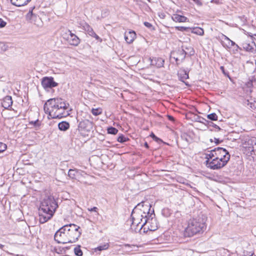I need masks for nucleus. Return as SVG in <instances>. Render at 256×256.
<instances>
[{
    "label": "nucleus",
    "mask_w": 256,
    "mask_h": 256,
    "mask_svg": "<svg viewBox=\"0 0 256 256\" xmlns=\"http://www.w3.org/2000/svg\"><path fill=\"white\" fill-rule=\"evenodd\" d=\"M250 107L252 109H256V102H254V104H252V102H250Z\"/></svg>",
    "instance_id": "44"
},
{
    "label": "nucleus",
    "mask_w": 256,
    "mask_h": 256,
    "mask_svg": "<svg viewBox=\"0 0 256 256\" xmlns=\"http://www.w3.org/2000/svg\"><path fill=\"white\" fill-rule=\"evenodd\" d=\"M206 217L200 214L197 217L190 219L184 230L185 236L191 237L197 234H202L206 229Z\"/></svg>",
    "instance_id": "5"
},
{
    "label": "nucleus",
    "mask_w": 256,
    "mask_h": 256,
    "mask_svg": "<svg viewBox=\"0 0 256 256\" xmlns=\"http://www.w3.org/2000/svg\"><path fill=\"white\" fill-rule=\"evenodd\" d=\"M180 80L184 82L186 85L188 84L185 82V80L189 78L188 72L184 70H180L178 74Z\"/></svg>",
    "instance_id": "18"
},
{
    "label": "nucleus",
    "mask_w": 256,
    "mask_h": 256,
    "mask_svg": "<svg viewBox=\"0 0 256 256\" xmlns=\"http://www.w3.org/2000/svg\"><path fill=\"white\" fill-rule=\"evenodd\" d=\"M78 128L81 130L89 132L92 128V122L88 120H83L79 123Z\"/></svg>",
    "instance_id": "11"
},
{
    "label": "nucleus",
    "mask_w": 256,
    "mask_h": 256,
    "mask_svg": "<svg viewBox=\"0 0 256 256\" xmlns=\"http://www.w3.org/2000/svg\"><path fill=\"white\" fill-rule=\"evenodd\" d=\"M68 32L69 34L66 38L68 42L72 46H78L80 42V39L75 34L72 32L70 30H68Z\"/></svg>",
    "instance_id": "10"
},
{
    "label": "nucleus",
    "mask_w": 256,
    "mask_h": 256,
    "mask_svg": "<svg viewBox=\"0 0 256 256\" xmlns=\"http://www.w3.org/2000/svg\"><path fill=\"white\" fill-rule=\"evenodd\" d=\"M216 152L215 158L226 164L230 157L229 152L226 149L220 147L216 148Z\"/></svg>",
    "instance_id": "6"
},
{
    "label": "nucleus",
    "mask_w": 256,
    "mask_h": 256,
    "mask_svg": "<svg viewBox=\"0 0 256 256\" xmlns=\"http://www.w3.org/2000/svg\"><path fill=\"white\" fill-rule=\"evenodd\" d=\"M31 0H10L11 4L16 6H22L26 4Z\"/></svg>",
    "instance_id": "19"
},
{
    "label": "nucleus",
    "mask_w": 256,
    "mask_h": 256,
    "mask_svg": "<svg viewBox=\"0 0 256 256\" xmlns=\"http://www.w3.org/2000/svg\"><path fill=\"white\" fill-rule=\"evenodd\" d=\"M58 207V204L53 196H46L42 202L39 209L40 222L44 224L50 220Z\"/></svg>",
    "instance_id": "4"
},
{
    "label": "nucleus",
    "mask_w": 256,
    "mask_h": 256,
    "mask_svg": "<svg viewBox=\"0 0 256 256\" xmlns=\"http://www.w3.org/2000/svg\"><path fill=\"white\" fill-rule=\"evenodd\" d=\"M92 113L95 116H98L102 113V109L100 108H92Z\"/></svg>",
    "instance_id": "26"
},
{
    "label": "nucleus",
    "mask_w": 256,
    "mask_h": 256,
    "mask_svg": "<svg viewBox=\"0 0 256 256\" xmlns=\"http://www.w3.org/2000/svg\"><path fill=\"white\" fill-rule=\"evenodd\" d=\"M168 118L170 120H171V121L174 120V118L172 116H168Z\"/></svg>",
    "instance_id": "47"
},
{
    "label": "nucleus",
    "mask_w": 256,
    "mask_h": 256,
    "mask_svg": "<svg viewBox=\"0 0 256 256\" xmlns=\"http://www.w3.org/2000/svg\"><path fill=\"white\" fill-rule=\"evenodd\" d=\"M108 133L109 134H116L118 133V130L114 127H110L108 128Z\"/></svg>",
    "instance_id": "27"
},
{
    "label": "nucleus",
    "mask_w": 256,
    "mask_h": 256,
    "mask_svg": "<svg viewBox=\"0 0 256 256\" xmlns=\"http://www.w3.org/2000/svg\"><path fill=\"white\" fill-rule=\"evenodd\" d=\"M144 144H147V142H145Z\"/></svg>",
    "instance_id": "59"
},
{
    "label": "nucleus",
    "mask_w": 256,
    "mask_h": 256,
    "mask_svg": "<svg viewBox=\"0 0 256 256\" xmlns=\"http://www.w3.org/2000/svg\"><path fill=\"white\" fill-rule=\"evenodd\" d=\"M144 25L146 27H147V28H150V29H153V28H152V25L150 23V22H144Z\"/></svg>",
    "instance_id": "40"
},
{
    "label": "nucleus",
    "mask_w": 256,
    "mask_h": 256,
    "mask_svg": "<svg viewBox=\"0 0 256 256\" xmlns=\"http://www.w3.org/2000/svg\"><path fill=\"white\" fill-rule=\"evenodd\" d=\"M172 18L174 22H188V19L186 17L177 14H173L172 16Z\"/></svg>",
    "instance_id": "17"
},
{
    "label": "nucleus",
    "mask_w": 256,
    "mask_h": 256,
    "mask_svg": "<svg viewBox=\"0 0 256 256\" xmlns=\"http://www.w3.org/2000/svg\"><path fill=\"white\" fill-rule=\"evenodd\" d=\"M110 246L108 243H106L103 245L99 246L97 248H95L94 251L96 252L97 251H102L103 250H106Z\"/></svg>",
    "instance_id": "24"
},
{
    "label": "nucleus",
    "mask_w": 256,
    "mask_h": 256,
    "mask_svg": "<svg viewBox=\"0 0 256 256\" xmlns=\"http://www.w3.org/2000/svg\"><path fill=\"white\" fill-rule=\"evenodd\" d=\"M248 256H254L253 254H250L248 255Z\"/></svg>",
    "instance_id": "55"
},
{
    "label": "nucleus",
    "mask_w": 256,
    "mask_h": 256,
    "mask_svg": "<svg viewBox=\"0 0 256 256\" xmlns=\"http://www.w3.org/2000/svg\"><path fill=\"white\" fill-rule=\"evenodd\" d=\"M198 6H202V2L200 0H192Z\"/></svg>",
    "instance_id": "42"
},
{
    "label": "nucleus",
    "mask_w": 256,
    "mask_h": 256,
    "mask_svg": "<svg viewBox=\"0 0 256 256\" xmlns=\"http://www.w3.org/2000/svg\"><path fill=\"white\" fill-rule=\"evenodd\" d=\"M7 148V145H0V150L4 152Z\"/></svg>",
    "instance_id": "43"
},
{
    "label": "nucleus",
    "mask_w": 256,
    "mask_h": 256,
    "mask_svg": "<svg viewBox=\"0 0 256 256\" xmlns=\"http://www.w3.org/2000/svg\"><path fill=\"white\" fill-rule=\"evenodd\" d=\"M212 124H213L212 126H213L215 128H218V130H220V127H219L218 126H217V125H216V124H214L212 122Z\"/></svg>",
    "instance_id": "49"
},
{
    "label": "nucleus",
    "mask_w": 256,
    "mask_h": 256,
    "mask_svg": "<svg viewBox=\"0 0 256 256\" xmlns=\"http://www.w3.org/2000/svg\"><path fill=\"white\" fill-rule=\"evenodd\" d=\"M74 254L77 256H82L83 252L80 249V245L77 246L74 248Z\"/></svg>",
    "instance_id": "25"
},
{
    "label": "nucleus",
    "mask_w": 256,
    "mask_h": 256,
    "mask_svg": "<svg viewBox=\"0 0 256 256\" xmlns=\"http://www.w3.org/2000/svg\"><path fill=\"white\" fill-rule=\"evenodd\" d=\"M42 85L44 89L58 86V84L54 80L52 77H44L42 80Z\"/></svg>",
    "instance_id": "8"
},
{
    "label": "nucleus",
    "mask_w": 256,
    "mask_h": 256,
    "mask_svg": "<svg viewBox=\"0 0 256 256\" xmlns=\"http://www.w3.org/2000/svg\"><path fill=\"white\" fill-rule=\"evenodd\" d=\"M136 38V34L134 30H130L124 34L125 40L128 44L132 43Z\"/></svg>",
    "instance_id": "15"
},
{
    "label": "nucleus",
    "mask_w": 256,
    "mask_h": 256,
    "mask_svg": "<svg viewBox=\"0 0 256 256\" xmlns=\"http://www.w3.org/2000/svg\"><path fill=\"white\" fill-rule=\"evenodd\" d=\"M155 136H156L153 133H152L150 134V136L152 137L153 138L154 137H155Z\"/></svg>",
    "instance_id": "52"
},
{
    "label": "nucleus",
    "mask_w": 256,
    "mask_h": 256,
    "mask_svg": "<svg viewBox=\"0 0 256 256\" xmlns=\"http://www.w3.org/2000/svg\"><path fill=\"white\" fill-rule=\"evenodd\" d=\"M211 2L216 4H220L224 2V0H212Z\"/></svg>",
    "instance_id": "38"
},
{
    "label": "nucleus",
    "mask_w": 256,
    "mask_h": 256,
    "mask_svg": "<svg viewBox=\"0 0 256 256\" xmlns=\"http://www.w3.org/2000/svg\"><path fill=\"white\" fill-rule=\"evenodd\" d=\"M8 49V46L4 42H0V52H5Z\"/></svg>",
    "instance_id": "31"
},
{
    "label": "nucleus",
    "mask_w": 256,
    "mask_h": 256,
    "mask_svg": "<svg viewBox=\"0 0 256 256\" xmlns=\"http://www.w3.org/2000/svg\"><path fill=\"white\" fill-rule=\"evenodd\" d=\"M144 146L146 148H149V145H148V144L144 145Z\"/></svg>",
    "instance_id": "53"
},
{
    "label": "nucleus",
    "mask_w": 256,
    "mask_h": 256,
    "mask_svg": "<svg viewBox=\"0 0 256 256\" xmlns=\"http://www.w3.org/2000/svg\"><path fill=\"white\" fill-rule=\"evenodd\" d=\"M76 171L75 170L70 169L68 170V176L72 178H74L76 176Z\"/></svg>",
    "instance_id": "32"
},
{
    "label": "nucleus",
    "mask_w": 256,
    "mask_h": 256,
    "mask_svg": "<svg viewBox=\"0 0 256 256\" xmlns=\"http://www.w3.org/2000/svg\"><path fill=\"white\" fill-rule=\"evenodd\" d=\"M80 229V227L74 224L64 225L55 233L54 240L62 244L76 242L82 234Z\"/></svg>",
    "instance_id": "1"
},
{
    "label": "nucleus",
    "mask_w": 256,
    "mask_h": 256,
    "mask_svg": "<svg viewBox=\"0 0 256 256\" xmlns=\"http://www.w3.org/2000/svg\"><path fill=\"white\" fill-rule=\"evenodd\" d=\"M69 104L61 98L49 99L44 104V108L45 112L52 118H61L69 114Z\"/></svg>",
    "instance_id": "2"
},
{
    "label": "nucleus",
    "mask_w": 256,
    "mask_h": 256,
    "mask_svg": "<svg viewBox=\"0 0 256 256\" xmlns=\"http://www.w3.org/2000/svg\"><path fill=\"white\" fill-rule=\"evenodd\" d=\"M98 208L96 206H94L90 208H88V210L90 212H96Z\"/></svg>",
    "instance_id": "45"
},
{
    "label": "nucleus",
    "mask_w": 256,
    "mask_h": 256,
    "mask_svg": "<svg viewBox=\"0 0 256 256\" xmlns=\"http://www.w3.org/2000/svg\"><path fill=\"white\" fill-rule=\"evenodd\" d=\"M154 140L155 141L158 143L160 142H162L164 144H168V143L163 142L161 139L158 138L156 136H155V137L154 138Z\"/></svg>",
    "instance_id": "41"
},
{
    "label": "nucleus",
    "mask_w": 256,
    "mask_h": 256,
    "mask_svg": "<svg viewBox=\"0 0 256 256\" xmlns=\"http://www.w3.org/2000/svg\"><path fill=\"white\" fill-rule=\"evenodd\" d=\"M58 127L60 130L65 131L70 128V124L66 122H62L58 124Z\"/></svg>",
    "instance_id": "21"
},
{
    "label": "nucleus",
    "mask_w": 256,
    "mask_h": 256,
    "mask_svg": "<svg viewBox=\"0 0 256 256\" xmlns=\"http://www.w3.org/2000/svg\"><path fill=\"white\" fill-rule=\"evenodd\" d=\"M208 119L212 120H218V116L215 113H212L207 116Z\"/></svg>",
    "instance_id": "30"
},
{
    "label": "nucleus",
    "mask_w": 256,
    "mask_h": 256,
    "mask_svg": "<svg viewBox=\"0 0 256 256\" xmlns=\"http://www.w3.org/2000/svg\"><path fill=\"white\" fill-rule=\"evenodd\" d=\"M220 69L222 71V74L228 77V78H230V75H229V73L227 71H226L225 70H224V66H220Z\"/></svg>",
    "instance_id": "35"
},
{
    "label": "nucleus",
    "mask_w": 256,
    "mask_h": 256,
    "mask_svg": "<svg viewBox=\"0 0 256 256\" xmlns=\"http://www.w3.org/2000/svg\"><path fill=\"white\" fill-rule=\"evenodd\" d=\"M12 104V96H8L4 97L2 102V105L6 109H8L11 108Z\"/></svg>",
    "instance_id": "16"
},
{
    "label": "nucleus",
    "mask_w": 256,
    "mask_h": 256,
    "mask_svg": "<svg viewBox=\"0 0 256 256\" xmlns=\"http://www.w3.org/2000/svg\"><path fill=\"white\" fill-rule=\"evenodd\" d=\"M126 247H129V248H132V247H134V248H135L136 247V246L134 245H132V246H130V244H126Z\"/></svg>",
    "instance_id": "51"
},
{
    "label": "nucleus",
    "mask_w": 256,
    "mask_h": 256,
    "mask_svg": "<svg viewBox=\"0 0 256 256\" xmlns=\"http://www.w3.org/2000/svg\"><path fill=\"white\" fill-rule=\"evenodd\" d=\"M83 28L84 30L90 36L94 38L96 40L100 42H102V38L95 33L92 28L89 24H85Z\"/></svg>",
    "instance_id": "13"
},
{
    "label": "nucleus",
    "mask_w": 256,
    "mask_h": 256,
    "mask_svg": "<svg viewBox=\"0 0 256 256\" xmlns=\"http://www.w3.org/2000/svg\"><path fill=\"white\" fill-rule=\"evenodd\" d=\"M38 18V16H37L35 14V16H32V22H34L36 19Z\"/></svg>",
    "instance_id": "46"
},
{
    "label": "nucleus",
    "mask_w": 256,
    "mask_h": 256,
    "mask_svg": "<svg viewBox=\"0 0 256 256\" xmlns=\"http://www.w3.org/2000/svg\"><path fill=\"white\" fill-rule=\"evenodd\" d=\"M210 142H213V141H212V139H210Z\"/></svg>",
    "instance_id": "57"
},
{
    "label": "nucleus",
    "mask_w": 256,
    "mask_h": 256,
    "mask_svg": "<svg viewBox=\"0 0 256 256\" xmlns=\"http://www.w3.org/2000/svg\"><path fill=\"white\" fill-rule=\"evenodd\" d=\"M204 164L207 168L213 170H220L226 165L225 163L222 162L216 158H214L211 161L206 160Z\"/></svg>",
    "instance_id": "7"
},
{
    "label": "nucleus",
    "mask_w": 256,
    "mask_h": 256,
    "mask_svg": "<svg viewBox=\"0 0 256 256\" xmlns=\"http://www.w3.org/2000/svg\"><path fill=\"white\" fill-rule=\"evenodd\" d=\"M224 40H227L228 41V46H234L235 45H236V44L234 41L230 40L226 36H224Z\"/></svg>",
    "instance_id": "34"
},
{
    "label": "nucleus",
    "mask_w": 256,
    "mask_h": 256,
    "mask_svg": "<svg viewBox=\"0 0 256 256\" xmlns=\"http://www.w3.org/2000/svg\"><path fill=\"white\" fill-rule=\"evenodd\" d=\"M254 142V144H256V138L253 137L251 138L250 140H248L247 144H252V143Z\"/></svg>",
    "instance_id": "37"
},
{
    "label": "nucleus",
    "mask_w": 256,
    "mask_h": 256,
    "mask_svg": "<svg viewBox=\"0 0 256 256\" xmlns=\"http://www.w3.org/2000/svg\"><path fill=\"white\" fill-rule=\"evenodd\" d=\"M214 138V140H215V141H214V142H216V144H218L219 143H220V142L219 140H218V139H217V138Z\"/></svg>",
    "instance_id": "48"
},
{
    "label": "nucleus",
    "mask_w": 256,
    "mask_h": 256,
    "mask_svg": "<svg viewBox=\"0 0 256 256\" xmlns=\"http://www.w3.org/2000/svg\"><path fill=\"white\" fill-rule=\"evenodd\" d=\"M2 152V150H0V153Z\"/></svg>",
    "instance_id": "56"
},
{
    "label": "nucleus",
    "mask_w": 256,
    "mask_h": 256,
    "mask_svg": "<svg viewBox=\"0 0 256 256\" xmlns=\"http://www.w3.org/2000/svg\"><path fill=\"white\" fill-rule=\"evenodd\" d=\"M176 54L177 55L179 56L178 57H175L174 56V58L176 60L177 64H178V61L180 60L181 61H183L186 54H188L189 56H192L194 54V51L192 48H190V50L188 54L186 52H185L183 49L182 50H178L176 52Z\"/></svg>",
    "instance_id": "9"
},
{
    "label": "nucleus",
    "mask_w": 256,
    "mask_h": 256,
    "mask_svg": "<svg viewBox=\"0 0 256 256\" xmlns=\"http://www.w3.org/2000/svg\"><path fill=\"white\" fill-rule=\"evenodd\" d=\"M0 144H4L2 142H0Z\"/></svg>",
    "instance_id": "58"
},
{
    "label": "nucleus",
    "mask_w": 256,
    "mask_h": 256,
    "mask_svg": "<svg viewBox=\"0 0 256 256\" xmlns=\"http://www.w3.org/2000/svg\"><path fill=\"white\" fill-rule=\"evenodd\" d=\"M30 124H33L36 127H38L40 126V123L38 120L35 121H31L29 122Z\"/></svg>",
    "instance_id": "36"
},
{
    "label": "nucleus",
    "mask_w": 256,
    "mask_h": 256,
    "mask_svg": "<svg viewBox=\"0 0 256 256\" xmlns=\"http://www.w3.org/2000/svg\"><path fill=\"white\" fill-rule=\"evenodd\" d=\"M234 46H235L236 50H238V49L241 50V48H240V46L237 44H236V45H235Z\"/></svg>",
    "instance_id": "50"
},
{
    "label": "nucleus",
    "mask_w": 256,
    "mask_h": 256,
    "mask_svg": "<svg viewBox=\"0 0 256 256\" xmlns=\"http://www.w3.org/2000/svg\"><path fill=\"white\" fill-rule=\"evenodd\" d=\"M128 140H129V139L128 138L125 137L122 134L120 136L117 138L118 142L120 143L126 142Z\"/></svg>",
    "instance_id": "29"
},
{
    "label": "nucleus",
    "mask_w": 256,
    "mask_h": 256,
    "mask_svg": "<svg viewBox=\"0 0 256 256\" xmlns=\"http://www.w3.org/2000/svg\"><path fill=\"white\" fill-rule=\"evenodd\" d=\"M140 223V222H139L138 220H136L133 218L131 226H138Z\"/></svg>",
    "instance_id": "33"
},
{
    "label": "nucleus",
    "mask_w": 256,
    "mask_h": 256,
    "mask_svg": "<svg viewBox=\"0 0 256 256\" xmlns=\"http://www.w3.org/2000/svg\"><path fill=\"white\" fill-rule=\"evenodd\" d=\"M216 151V148L212 150H208L204 154L205 158L206 159V160L211 161L210 160H212L214 158H215V154Z\"/></svg>",
    "instance_id": "20"
},
{
    "label": "nucleus",
    "mask_w": 256,
    "mask_h": 256,
    "mask_svg": "<svg viewBox=\"0 0 256 256\" xmlns=\"http://www.w3.org/2000/svg\"><path fill=\"white\" fill-rule=\"evenodd\" d=\"M176 30L181 31V32H188L191 29L188 27H184V26H176Z\"/></svg>",
    "instance_id": "28"
},
{
    "label": "nucleus",
    "mask_w": 256,
    "mask_h": 256,
    "mask_svg": "<svg viewBox=\"0 0 256 256\" xmlns=\"http://www.w3.org/2000/svg\"><path fill=\"white\" fill-rule=\"evenodd\" d=\"M192 32L199 36H203L204 34V30L200 28H195L192 29Z\"/></svg>",
    "instance_id": "23"
},
{
    "label": "nucleus",
    "mask_w": 256,
    "mask_h": 256,
    "mask_svg": "<svg viewBox=\"0 0 256 256\" xmlns=\"http://www.w3.org/2000/svg\"><path fill=\"white\" fill-rule=\"evenodd\" d=\"M150 64L158 68H161L164 66V60L161 58H150Z\"/></svg>",
    "instance_id": "14"
},
{
    "label": "nucleus",
    "mask_w": 256,
    "mask_h": 256,
    "mask_svg": "<svg viewBox=\"0 0 256 256\" xmlns=\"http://www.w3.org/2000/svg\"><path fill=\"white\" fill-rule=\"evenodd\" d=\"M242 46L245 50L250 52H254L256 48L255 43L253 41L249 40L244 41Z\"/></svg>",
    "instance_id": "12"
},
{
    "label": "nucleus",
    "mask_w": 256,
    "mask_h": 256,
    "mask_svg": "<svg viewBox=\"0 0 256 256\" xmlns=\"http://www.w3.org/2000/svg\"><path fill=\"white\" fill-rule=\"evenodd\" d=\"M143 208V214H140L142 218L140 220L143 222L140 226V230H142L144 228V232H145V226H147L148 228L150 231H154L158 228V223L156 220L154 218V210H152V212H150L151 206L149 202L144 203L142 202L138 204L134 208H140V210H142L140 208Z\"/></svg>",
    "instance_id": "3"
},
{
    "label": "nucleus",
    "mask_w": 256,
    "mask_h": 256,
    "mask_svg": "<svg viewBox=\"0 0 256 256\" xmlns=\"http://www.w3.org/2000/svg\"><path fill=\"white\" fill-rule=\"evenodd\" d=\"M4 245H2V244H0V248H3V247H4Z\"/></svg>",
    "instance_id": "54"
},
{
    "label": "nucleus",
    "mask_w": 256,
    "mask_h": 256,
    "mask_svg": "<svg viewBox=\"0 0 256 256\" xmlns=\"http://www.w3.org/2000/svg\"><path fill=\"white\" fill-rule=\"evenodd\" d=\"M148 2H150V0H148Z\"/></svg>",
    "instance_id": "60"
},
{
    "label": "nucleus",
    "mask_w": 256,
    "mask_h": 256,
    "mask_svg": "<svg viewBox=\"0 0 256 256\" xmlns=\"http://www.w3.org/2000/svg\"><path fill=\"white\" fill-rule=\"evenodd\" d=\"M34 8V7L31 8L29 10V12L26 15V19L29 22H32V16H35V14L32 12V10Z\"/></svg>",
    "instance_id": "22"
},
{
    "label": "nucleus",
    "mask_w": 256,
    "mask_h": 256,
    "mask_svg": "<svg viewBox=\"0 0 256 256\" xmlns=\"http://www.w3.org/2000/svg\"><path fill=\"white\" fill-rule=\"evenodd\" d=\"M6 22L2 18H0V28H4L6 26Z\"/></svg>",
    "instance_id": "39"
}]
</instances>
